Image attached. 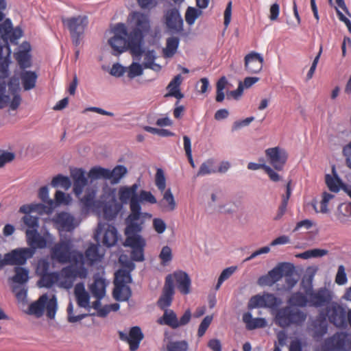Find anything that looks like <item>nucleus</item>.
<instances>
[{
	"label": "nucleus",
	"mask_w": 351,
	"mask_h": 351,
	"mask_svg": "<svg viewBox=\"0 0 351 351\" xmlns=\"http://www.w3.org/2000/svg\"><path fill=\"white\" fill-rule=\"evenodd\" d=\"M130 43L132 51L138 55H143L144 49L143 44L145 36L150 31V20L149 16L140 12H133L130 16Z\"/></svg>",
	"instance_id": "nucleus-1"
},
{
	"label": "nucleus",
	"mask_w": 351,
	"mask_h": 351,
	"mask_svg": "<svg viewBox=\"0 0 351 351\" xmlns=\"http://www.w3.org/2000/svg\"><path fill=\"white\" fill-rule=\"evenodd\" d=\"M108 43L112 49L114 56H119L128 49H130L134 58L139 60L142 55L134 53L130 43V34H128L124 23H117L114 28V36L108 40Z\"/></svg>",
	"instance_id": "nucleus-2"
},
{
	"label": "nucleus",
	"mask_w": 351,
	"mask_h": 351,
	"mask_svg": "<svg viewBox=\"0 0 351 351\" xmlns=\"http://www.w3.org/2000/svg\"><path fill=\"white\" fill-rule=\"evenodd\" d=\"M274 316V323L282 328L293 325L301 326L307 317L304 311L290 305L277 308Z\"/></svg>",
	"instance_id": "nucleus-3"
},
{
	"label": "nucleus",
	"mask_w": 351,
	"mask_h": 351,
	"mask_svg": "<svg viewBox=\"0 0 351 351\" xmlns=\"http://www.w3.org/2000/svg\"><path fill=\"white\" fill-rule=\"evenodd\" d=\"M132 281L130 271L125 269H120L115 273L114 280V287L112 291V296L115 300L119 302H127L132 296L131 288L127 283Z\"/></svg>",
	"instance_id": "nucleus-4"
},
{
	"label": "nucleus",
	"mask_w": 351,
	"mask_h": 351,
	"mask_svg": "<svg viewBox=\"0 0 351 351\" xmlns=\"http://www.w3.org/2000/svg\"><path fill=\"white\" fill-rule=\"evenodd\" d=\"M304 293L309 300V306L321 308L327 306L332 300V295L330 290L326 287H321L314 290L311 282L304 287Z\"/></svg>",
	"instance_id": "nucleus-5"
},
{
	"label": "nucleus",
	"mask_w": 351,
	"mask_h": 351,
	"mask_svg": "<svg viewBox=\"0 0 351 351\" xmlns=\"http://www.w3.org/2000/svg\"><path fill=\"white\" fill-rule=\"evenodd\" d=\"M62 23L69 30L73 44L77 47L80 44L81 37L88 25V18L86 16L69 17L62 19Z\"/></svg>",
	"instance_id": "nucleus-6"
},
{
	"label": "nucleus",
	"mask_w": 351,
	"mask_h": 351,
	"mask_svg": "<svg viewBox=\"0 0 351 351\" xmlns=\"http://www.w3.org/2000/svg\"><path fill=\"white\" fill-rule=\"evenodd\" d=\"M32 257V250L27 247H18L11 250L3 256L0 254V270L5 265L20 267L26 264L27 259Z\"/></svg>",
	"instance_id": "nucleus-7"
},
{
	"label": "nucleus",
	"mask_w": 351,
	"mask_h": 351,
	"mask_svg": "<svg viewBox=\"0 0 351 351\" xmlns=\"http://www.w3.org/2000/svg\"><path fill=\"white\" fill-rule=\"evenodd\" d=\"M73 250L72 241L70 239H61L51 250V257L59 263H67Z\"/></svg>",
	"instance_id": "nucleus-8"
},
{
	"label": "nucleus",
	"mask_w": 351,
	"mask_h": 351,
	"mask_svg": "<svg viewBox=\"0 0 351 351\" xmlns=\"http://www.w3.org/2000/svg\"><path fill=\"white\" fill-rule=\"evenodd\" d=\"M350 335L346 332H337L325 341L328 351H349Z\"/></svg>",
	"instance_id": "nucleus-9"
},
{
	"label": "nucleus",
	"mask_w": 351,
	"mask_h": 351,
	"mask_svg": "<svg viewBox=\"0 0 351 351\" xmlns=\"http://www.w3.org/2000/svg\"><path fill=\"white\" fill-rule=\"evenodd\" d=\"M265 156L275 170L281 171L284 169L288 159V154L285 149L280 147L268 148L265 150Z\"/></svg>",
	"instance_id": "nucleus-10"
},
{
	"label": "nucleus",
	"mask_w": 351,
	"mask_h": 351,
	"mask_svg": "<svg viewBox=\"0 0 351 351\" xmlns=\"http://www.w3.org/2000/svg\"><path fill=\"white\" fill-rule=\"evenodd\" d=\"M174 291V282L171 274H168L165 278L162 292L157 301V305L160 309L168 308L172 303Z\"/></svg>",
	"instance_id": "nucleus-11"
},
{
	"label": "nucleus",
	"mask_w": 351,
	"mask_h": 351,
	"mask_svg": "<svg viewBox=\"0 0 351 351\" xmlns=\"http://www.w3.org/2000/svg\"><path fill=\"white\" fill-rule=\"evenodd\" d=\"M130 208V213L126 219L127 226L125 230V234H139L142 231L141 223L137 222L141 219V208H139L136 203L132 204Z\"/></svg>",
	"instance_id": "nucleus-12"
},
{
	"label": "nucleus",
	"mask_w": 351,
	"mask_h": 351,
	"mask_svg": "<svg viewBox=\"0 0 351 351\" xmlns=\"http://www.w3.org/2000/svg\"><path fill=\"white\" fill-rule=\"evenodd\" d=\"M119 336L121 341L128 343L130 351H136L139 348L140 343L144 337L139 326L132 327L128 334L119 331Z\"/></svg>",
	"instance_id": "nucleus-13"
},
{
	"label": "nucleus",
	"mask_w": 351,
	"mask_h": 351,
	"mask_svg": "<svg viewBox=\"0 0 351 351\" xmlns=\"http://www.w3.org/2000/svg\"><path fill=\"white\" fill-rule=\"evenodd\" d=\"M329 320L339 328L346 327L347 325L348 313L346 308L337 303H334L331 310L328 311Z\"/></svg>",
	"instance_id": "nucleus-14"
},
{
	"label": "nucleus",
	"mask_w": 351,
	"mask_h": 351,
	"mask_svg": "<svg viewBox=\"0 0 351 351\" xmlns=\"http://www.w3.org/2000/svg\"><path fill=\"white\" fill-rule=\"evenodd\" d=\"M166 25L167 27L175 33L183 31V19L177 8L169 10L165 14Z\"/></svg>",
	"instance_id": "nucleus-15"
},
{
	"label": "nucleus",
	"mask_w": 351,
	"mask_h": 351,
	"mask_svg": "<svg viewBox=\"0 0 351 351\" xmlns=\"http://www.w3.org/2000/svg\"><path fill=\"white\" fill-rule=\"evenodd\" d=\"M25 233L27 243L29 246V247L27 248L32 250V256L35 254L36 249H43L46 247L47 240L43 236H41L38 233V230L27 229Z\"/></svg>",
	"instance_id": "nucleus-16"
},
{
	"label": "nucleus",
	"mask_w": 351,
	"mask_h": 351,
	"mask_svg": "<svg viewBox=\"0 0 351 351\" xmlns=\"http://www.w3.org/2000/svg\"><path fill=\"white\" fill-rule=\"evenodd\" d=\"M264 59L263 56L257 52H251L245 57V68L250 73H259L263 66Z\"/></svg>",
	"instance_id": "nucleus-17"
},
{
	"label": "nucleus",
	"mask_w": 351,
	"mask_h": 351,
	"mask_svg": "<svg viewBox=\"0 0 351 351\" xmlns=\"http://www.w3.org/2000/svg\"><path fill=\"white\" fill-rule=\"evenodd\" d=\"M71 176L73 180V192L79 197L88 184V180L85 176V171L82 168L71 169Z\"/></svg>",
	"instance_id": "nucleus-18"
},
{
	"label": "nucleus",
	"mask_w": 351,
	"mask_h": 351,
	"mask_svg": "<svg viewBox=\"0 0 351 351\" xmlns=\"http://www.w3.org/2000/svg\"><path fill=\"white\" fill-rule=\"evenodd\" d=\"M101 208L103 209L104 217L108 220H113L117 216L121 206L117 202L114 196H111L108 202H99Z\"/></svg>",
	"instance_id": "nucleus-19"
},
{
	"label": "nucleus",
	"mask_w": 351,
	"mask_h": 351,
	"mask_svg": "<svg viewBox=\"0 0 351 351\" xmlns=\"http://www.w3.org/2000/svg\"><path fill=\"white\" fill-rule=\"evenodd\" d=\"M178 289L183 295L190 293L191 280L187 273L182 270L176 271L173 274Z\"/></svg>",
	"instance_id": "nucleus-20"
},
{
	"label": "nucleus",
	"mask_w": 351,
	"mask_h": 351,
	"mask_svg": "<svg viewBox=\"0 0 351 351\" xmlns=\"http://www.w3.org/2000/svg\"><path fill=\"white\" fill-rule=\"evenodd\" d=\"M183 78L181 74L176 75L169 82L167 86L168 93L165 95V97H173L178 99L176 105H178L179 100L184 97V94L180 91V85L182 82Z\"/></svg>",
	"instance_id": "nucleus-21"
},
{
	"label": "nucleus",
	"mask_w": 351,
	"mask_h": 351,
	"mask_svg": "<svg viewBox=\"0 0 351 351\" xmlns=\"http://www.w3.org/2000/svg\"><path fill=\"white\" fill-rule=\"evenodd\" d=\"M74 293L76 297L77 305L80 307L87 308L90 310V295L86 291L83 282H79L75 285L74 288Z\"/></svg>",
	"instance_id": "nucleus-22"
},
{
	"label": "nucleus",
	"mask_w": 351,
	"mask_h": 351,
	"mask_svg": "<svg viewBox=\"0 0 351 351\" xmlns=\"http://www.w3.org/2000/svg\"><path fill=\"white\" fill-rule=\"evenodd\" d=\"M11 52L10 47L7 42L3 45L0 43V71L5 75H8Z\"/></svg>",
	"instance_id": "nucleus-23"
},
{
	"label": "nucleus",
	"mask_w": 351,
	"mask_h": 351,
	"mask_svg": "<svg viewBox=\"0 0 351 351\" xmlns=\"http://www.w3.org/2000/svg\"><path fill=\"white\" fill-rule=\"evenodd\" d=\"M53 221L63 230L71 231L75 228L73 224V217L66 212L58 213L53 218Z\"/></svg>",
	"instance_id": "nucleus-24"
},
{
	"label": "nucleus",
	"mask_w": 351,
	"mask_h": 351,
	"mask_svg": "<svg viewBox=\"0 0 351 351\" xmlns=\"http://www.w3.org/2000/svg\"><path fill=\"white\" fill-rule=\"evenodd\" d=\"M163 315L158 319L160 325H167L173 329L178 328V319L176 313L171 309L165 308Z\"/></svg>",
	"instance_id": "nucleus-25"
},
{
	"label": "nucleus",
	"mask_w": 351,
	"mask_h": 351,
	"mask_svg": "<svg viewBox=\"0 0 351 351\" xmlns=\"http://www.w3.org/2000/svg\"><path fill=\"white\" fill-rule=\"evenodd\" d=\"M99 243H90L86 250L84 256L88 265L92 266L97 262L101 261L103 254H99Z\"/></svg>",
	"instance_id": "nucleus-26"
},
{
	"label": "nucleus",
	"mask_w": 351,
	"mask_h": 351,
	"mask_svg": "<svg viewBox=\"0 0 351 351\" xmlns=\"http://www.w3.org/2000/svg\"><path fill=\"white\" fill-rule=\"evenodd\" d=\"M243 321L245 323L247 329L250 330L265 328L267 326V321L265 318H253L252 313L250 312L243 314Z\"/></svg>",
	"instance_id": "nucleus-27"
},
{
	"label": "nucleus",
	"mask_w": 351,
	"mask_h": 351,
	"mask_svg": "<svg viewBox=\"0 0 351 351\" xmlns=\"http://www.w3.org/2000/svg\"><path fill=\"white\" fill-rule=\"evenodd\" d=\"M48 300L47 294H43L39 299L32 302L28 308L27 313L29 315H34L37 317H40L43 315L45 304Z\"/></svg>",
	"instance_id": "nucleus-28"
},
{
	"label": "nucleus",
	"mask_w": 351,
	"mask_h": 351,
	"mask_svg": "<svg viewBox=\"0 0 351 351\" xmlns=\"http://www.w3.org/2000/svg\"><path fill=\"white\" fill-rule=\"evenodd\" d=\"M106 283L105 279L102 278H96L94 282L90 286V290L94 297L101 300L106 294Z\"/></svg>",
	"instance_id": "nucleus-29"
},
{
	"label": "nucleus",
	"mask_w": 351,
	"mask_h": 351,
	"mask_svg": "<svg viewBox=\"0 0 351 351\" xmlns=\"http://www.w3.org/2000/svg\"><path fill=\"white\" fill-rule=\"evenodd\" d=\"M62 273L65 278H85L88 274V270L85 267H73L69 265L62 269Z\"/></svg>",
	"instance_id": "nucleus-30"
},
{
	"label": "nucleus",
	"mask_w": 351,
	"mask_h": 351,
	"mask_svg": "<svg viewBox=\"0 0 351 351\" xmlns=\"http://www.w3.org/2000/svg\"><path fill=\"white\" fill-rule=\"evenodd\" d=\"M118 241V232L117 228L112 225H108L107 229L104 234L102 243L107 247H110L116 245Z\"/></svg>",
	"instance_id": "nucleus-31"
},
{
	"label": "nucleus",
	"mask_w": 351,
	"mask_h": 351,
	"mask_svg": "<svg viewBox=\"0 0 351 351\" xmlns=\"http://www.w3.org/2000/svg\"><path fill=\"white\" fill-rule=\"evenodd\" d=\"M127 173L128 169L125 166L118 165L112 170L108 169V180L112 184H118Z\"/></svg>",
	"instance_id": "nucleus-32"
},
{
	"label": "nucleus",
	"mask_w": 351,
	"mask_h": 351,
	"mask_svg": "<svg viewBox=\"0 0 351 351\" xmlns=\"http://www.w3.org/2000/svg\"><path fill=\"white\" fill-rule=\"evenodd\" d=\"M37 75L32 71H24L21 73V79L25 90H29L36 86Z\"/></svg>",
	"instance_id": "nucleus-33"
},
{
	"label": "nucleus",
	"mask_w": 351,
	"mask_h": 351,
	"mask_svg": "<svg viewBox=\"0 0 351 351\" xmlns=\"http://www.w3.org/2000/svg\"><path fill=\"white\" fill-rule=\"evenodd\" d=\"M288 303L291 306L305 307L309 306V300L306 293H302L300 291L293 293L288 300Z\"/></svg>",
	"instance_id": "nucleus-34"
},
{
	"label": "nucleus",
	"mask_w": 351,
	"mask_h": 351,
	"mask_svg": "<svg viewBox=\"0 0 351 351\" xmlns=\"http://www.w3.org/2000/svg\"><path fill=\"white\" fill-rule=\"evenodd\" d=\"M126 239L123 243L125 247L132 249L140 247H145V240L140 234H125Z\"/></svg>",
	"instance_id": "nucleus-35"
},
{
	"label": "nucleus",
	"mask_w": 351,
	"mask_h": 351,
	"mask_svg": "<svg viewBox=\"0 0 351 351\" xmlns=\"http://www.w3.org/2000/svg\"><path fill=\"white\" fill-rule=\"evenodd\" d=\"M15 274L12 276V280L19 285L25 284L29 280V270L22 267H15L14 269Z\"/></svg>",
	"instance_id": "nucleus-36"
},
{
	"label": "nucleus",
	"mask_w": 351,
	"mask_h": 351,
	"mask_svg": "<svg viewBox=\"0 0 351 351\" xmlns=\"http://www.w3.org/2000/svg\"><path fill=\"white\" fill-rule=\"evenodd\" d=\"M59 274L57 272H49L47 274H43L38 285L40 287L50 288L53 285L58 281Z\"/></svg>",
	"instance_id": "nucleus-37"
},
{
	"label": "nucleus",
	"mask_w": 351,
	"mask_h": 351,
	"mask_svg": "<svg viewBox=\"0 0 351 351\" xmlns=\"http://www.w3.org/2000/svg\"><path fill=\"white\" fill-rule=\"evenodd\" d=\"M16 60L21 69L25 70V69L30 67L32 66V62L29 49L19 51L16 54Z\"/></svg>",
	"instance_id": "nucleus-38"
},
{
	"label": "nucleus",
	"mask_w": 351,
	"mask_h": 351,
	"mask_svg": "<svg viewBox=\"0 0 351 351\" xmlns=\"http://www.w3.org/2000/svg\"><path fill=\"white\" fill-rule=\"evenodd\" d=\"M108 173V169L100 166H95L89 170L88 176L91 180V181L99 179L107 180Z\"/></svg>",
	"instance_id": "nucleus-39"
},
{
	"label": "nucleus",
	"mask_w": 351,
	"mask_h": 351,
	"mask_svg": "<svg viewBox=\"0 0 351 351\" xmlns=\"http://www.w3.org/2000/svg\"><path fill=\"white\" fill-rule=\"evenodd\" d=\"M287 264L288 263L286 262L280 263L268 271V274L274 284L284 276Z\"/></svg>",
	"instance_id": "nucleus-40"
},
{
	"label": "nucleus",
	"mask_w": 351,
	"mask_h": 351,
	"mask_svg": "<svg viewBox=\"0 0 351 351\" xmlns=\"http://www.w3.org/2000/svg\"><path fill=\"white\" fill-rule=\"evenodd\" d=\"M180 43V40L177 37H170L167 40V46L164 49V56L166 58L172 57L177 51Z\"/></svg>",
	"instance_id": "nucleus-41"
},
{
	"label": "nucleus",
	"mask_w": 351,
	"mask_h": 351,
	"mask_svg": "<svg viewBox=\"0 0 351 351\" xmlns=\"http://www.w3.org/2000/svg\"><path fill=\"white\" fill-rule=\"evenodd\" d=\"M264 300H265V308H269L272 310L276 311L277 308L282 304V300L280 298L276 297L273 293H265L264 294Z\"/></svg>",
	"instance_id": "nucleus-42"
},
{
	"label": "nucleus",
	"mask_w": 351,
	"mask_h": 351,
	"mask_svg": "<svg viewBox=\"0 0 351 351\" xmlns=\"http://www.w3.org/2000/svg\"><path fill=\"white\" fill-rule=\"evenodd\" d=\"M51 185L54 188L60 186L64 190H68L71 186V182L68 176L58 174L53 178Z\"/></svg>",
	"instance_id": "nucleus-43"
},
{
	"label": "nucleus",
	"mask_w": 351,
	"mask_h": 351,
	"mask_svg": "<svg viewBox=\"0 0 351 351\" xmlns=\"http://www.w3.org/2000/svg\"><path fill=\"white\" fill-rule=\"evenodd\" d=\"M332 172L335 178L332 177L330 174H326L325 177L326 183L330 191L337 193L340 189L338 183H341V180L337 174L335 167L332 168Z\"/></svg>",
	"instance_id": "nucleus-44"
},
{
	"label": "nucleus",
	"mask_w": 351,
	"mask_h": 351,
	"mask_svg": "<svg viewBox=\"0 0 351 351\" xmlns=\"http://www.w3.org/2000/svg\"><path fill=\"white\" fill-rule=\"evenodd\" d=\"M294 271V265L292 263H288L284 276L285 277L287 288L289 289H292L298 282V280L293 276Z\"/></svg>",
	"instance_id": "nucleus-45"
},
{
	"label": "nucleus",
	"mask_w": 351,
	"mask_h": 351,
	"mask_svg": "<svg viewBox=\"0 0 351 351\" xmlns=\"http://www.w3.org/2000/svg\"><path fill=\"white\" fill-rule=\"evenodd\" d=\"M213 165L214 160L212 158L208 159L201 165L199 171L197 173V176H204L216 173L217 170L213 168Z\"/></svg>",
	"instance_id": "nucleus-46"
},
{
	"label": "nucleus",
	"mask_w": 351,
	"mask_h": 351,
	"mask_svg": "<svg viewBox=\"0 0 351 351\" xmlns=\"http://www.w3.org/2000/svg\"><path fill=\"white\" fill-rule=\"evenodd\" d=\"M188 343L184 341H171L167 344V351H187Z\"/></svg>",
	"instance_id": "nucleus-47"
},
{
	"label": "nucleus",
	"mask_w": 351,
	"mask_h": 351,
	"mask_svg": "<svg viewBox=\"0 0 351 351\" xmlns=\"http://www.w3.org/2000/svg\"><path fill=\"white\" fill-rule=\"evenodd\" d=\"M96 193L93 189H88L85 195L80 199V202L86 208H90L94 205Z\"/></svg>",
	"instance_id": "nucleus-48"
},
{
	"label": "nucleus",
	"mask_w": 351,
	"mask_h": 351,
	"mask_svg": "<svg viewBox=\"0 0 351 351\" xmlns=\"http://www.w3.org/2000/svg\"><path fill=\"white\" fill-rule=\"evenodd\" d=\"M202 12L193 7H188L185 13L186 22L189 25H192L194 24L195 20L201 14Z\"/></svg>",
	"instance_id": "nucleus-49"
},
{
	"label": "nucleus",
	"mask_w": 351,
	"mask_h": 351,
	"mask_svg": "<svg viewBox=\"0 0 351 351\" xmlns=\"http://www.w3.org/2000/svg\"><path fill=\"white\" fill-rule=\"evenodd\" d=\"M85 255L79 252L72 250L70 255V261L69 263H71L75 265V267H84L85 263Z\"/></svg>",
	"instance_id": "nucleus-50"
},
{
	"label": "nucleus",
	"mask_w": 351,
	"mask_h": 351,
	"mask_svg": "<svg viewBox=\"0 0 351 351\" xmlns=\"http://www.w3.org/2000/svg\"><path fill=\"white\" fill-rule=\"evenodd\" d=\"M47 316L49 319H54L57 311V298L55 295L46 302Z\"/></svg>",
	"instance_id": "nucleus-51"
},
{
	"label": "nucleus",
	"mask_w": 351,
	"mask_h": 351,
	"mask_svg": "<svg viewBox=\"0 0 351 351\" xmlns=\"http://www.w3.org/2000/svg\"><path fill=\"white\" fill-rule=\"evenodd\" d=\"M47 204V205L42 203L34 204V208H35L34 212H37L39 214L51 213L54 208V202L53 200H49V203Z\"/></svg>",
	"instance_id": "nucleus-52"
},
{
	"label": "nucleus",
	"mask_w": 351,
	"mask_h": 351,
	"mask_svg": "<svg viewBox=\"0 0 351 351\" xmlns=\"http://www.w3.org/2000/svg\"><path fill=\"white\" fill-rule=\"evenodd\" d=\"M265 300H264V295H255L252 296L247 304V308L250 310L256 308H260V307H264L265 308Z\"/></svg>",
	"instance_id": "nucleus-53"
},
{
	"label": "nucleus",
	"mask_w": 351,
	"mask_h": 351,
	"mask_svg": "<svg viewBox=\"0 0 351 351\" xmlns=\"http://www.w3.org/2000/svg\"><path fill=\"white\" fill-rule=\"evenodd\" d=\"M155 184L160 191L163 192L165 190L166 179L164 171L160 168L156 171Z\"/></svg>",
	"instance_id": "nucleus-54"
},
{
	"label": "nucleus",
	"mask_w": 351,
	"mask_h": 351,
	"mask_svg": "<svg viewBox=\"0 0 351 351\" xmlns=\"http://www.w3.org/2000/svg\"><path fill=\"white\" fill-rule=\"evenodd\" d=\"M159 258L161 260V264L166 265L169 262L172 260V250L168 245L164 246L159 254Z\"/></svg>",
	"instance_id": "nucleus-55"
},
{
	"label": "nucleus",
	"mask_w": 351,
	"mask_h": 351,
	"mask_svg": "<svg viewBox=\"0 0 351 351\" xmlns=\"http://www.w3.org/2000/svg\"><path fill=\"white\" fill-rule=\"evenodd\" d=\"M38 220L39 218L38 217H34L30 215H25L23 217V221L29 228V230H38L39 226Z\"/></svg>",
	"instance_id": "nucleus-56"
},
{
	"label": "nucleus",
	"mask_w": 351,
	"mask_h": 351,
	"mask_svg": "<svg viewBox=\"0 0 351 351\" xmlns=\"http://www.w3.org/2000/svg\"><path fill=\"white\" fill-rule=\"evenodd\" d=\"M143 66L138 62H132L129 67L128 77L134 78L136 76H140L143 72Z\"/></svg>",
	"instance_id": "nucleus-57"
},
{
	"label": "nucleus",
	"mask_w": 351,
	"mask_h": 351,
	"mask_svg": "<svg viewBox=\"0 0 351 351\" xmlns=\"http://www.w3.org/2000/svg\"><path fill=\"white\" fill-rule=\"evenodd\" d=\"M119 197L122 204H127L132 199L133 194L128 189V186H122L119 191Z\"/></svg>",
	"instance_id": "nucleus-58"
},
{
	"label": "nucleus",
	"mask_w": 351,
	"mask_h": 351,
	"mask_svg": "<svg viewBox=\"0 0 351 351\" xmlns=\"http://www.w3.org/2000/svg\"><path fill=\"white\" fill-rule=\"evenodd\" d=\"M212 320L213 317L210 315H207L203 319V320L201 322L197 330V336L199 337H202V336H204L208 328L210 325Z\"/></svg>",
	"instance_id": "nucleus-59"
},
{
	"label": "nucleus",
	"mask_w": 351,
	"mask_h": 351,
	"mask_svg": "<svg viewBox=\"0 0 351 351\" xmlns=\"http://www.w3.org/2000/svg\"><path fill=\"white\" fill-rule=\"evenodd\" d=\"M348 281L347 275L345 271V267L341 265L338 267L337 273L335 277V282L339 285H343Z\"/></svg>",
	"instance_id": "nucleus-60"
},
{
	"label": "nucleus",
	"mask_w": 351,
	"mask_h": 351,
	"mask_svg": "<svg viewBox=\"0 0 351 351\" xmlns=\"http://www.w3.org/2000/svg\"><path fill=\"white\" fill-rule=\"evenodd\" d=\"M141 202H147L150 204H156L157 200L150 191L142 190L138 195V203Z\"/></svg>",
	"instance_id": "nucleus-61"
},
{
	"label": "nucleus",
	"mask_w": 351,
	"mask_h": 351,
	"mask_svg": "<svg viewBox=\"0 0 351 351\" xmlns=\"http://www.w3.org/2000/svg\"><path fill=\"white\" fill-rule=\"evenodd\" d=\"M15 158L13 152L4 150H0V168L3 167L6 163L12 162Z\"/></svg>",
	"instance_id": "nucleus-62"
},
{
	"label": "nucleus",
	"mask_w": 351,
	"mask_h": 351,
	"mask_svg": "<svg viewBox=\"0 0 351 351\" xmlns=\"http://www.w3.org/2000/svg\"><path fill=\"white\" fill-rule=\"evenodd\" d=\"M144 249L145 247H140L137 248L132 249L131 258L134 261L142 262L145 260L144 256Z\"/></svg>",
	"instance_id": "nucleus-63"
},
{
	"label": "nucleus",
	"mask_w": 351,
	"mask_h": 351,
	"mask_svg": "<svg viewBox=\"0 0 351 351\" xmlns=\"http://www.w3.org/2000/svg\"><path fill=\"white\" fill-rule=\"evenodd\" d=\"M145 55L144 62L143 66L145 69H147V66L155 62L157 58L156 51L154 49L147 50L143 52Z\"/></svg>",
	"instance_id": "nucleus-64"
}]
</instances>
